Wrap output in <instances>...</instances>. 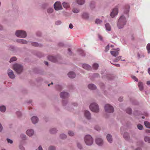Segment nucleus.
I'll use <instances>...</instances> for the list:
<instances>
[{"label":"nucleus","mask_w":150,"mask_h":150,"mask_svg":"<svg viewBox=\"0 0 150 150\" xmlns=\"http://www.w3.org/2000/svg\"><path fill=\"white\" fill-rule=\"evenodd\" d=\"M126 19L124 16H121L119 19L117 26L119 29L122 28L126 24Z\"/></svg>","instance_id":"obj_1"},{"label":"nucleus","mask_w":150,"mask_h":150,"mask_svg":"<svg viewBox=\"0 0 150 150\" xmlns=\"http://www.w3.org/2000/svg\"><path fill=\"white\" fill-rule=\"evenodd\" d=\"M13 68L18 74H20L23 69V67L21 65L17 64L13 65Z\"/></svg>","instance_id":"obj_2"},{"label":"nucleus","mask_w":150,"mask_h":150,"mask_svg":"<svg viewBox=\"0 0 150 150\" xmlns=\"http://www.w3.org/2000/svg\"><path fill=\"white\" fill-rule=\"evenodd\" d=\"M90 108L91 111L94 112H98L99 110L98 106L95 103L91 104L90 106Z\"/></svg>","instance_id":"obj_3"},{"label":"nucleus","mask_w":150,"mask_h":150,"mask_svg":"<svg viewBox=\"0 0 150 150\" xmlns=\"http://www.w3.org/2000/svg\"><path fill=\"white\" fill-rule=\"evenodd\" d=\"M84 140L87 145H90L93 142V140L92 137L89 135H87L85 137Z\"/></svg>","instance_id":"obj_4"},{"label":"nucleus","mask_w":150,"mask_h":150,"mask_svg":"<svg viewBox=\"0 0 150 150\" xmlns=\"http://www.w3.org/2000/svg\"><path fill=\"white\" fill-rule=\"evenodd\" d=\"M16 35L19 37L25 38L26 36L25 31L21 30H18L16 32Z\"/></svg>","instance_id":"obj_5"},{"label":"nucleus","mask_w":150,"mask_h":150,"mask_svg":"<svg viewBox=\"0 0 150 150\" xmlns=\"http://www.w3.org/2000/svg\"><path fill=\"white\" fill-rule=\"evenodd\" d=\"M105 111L111 113L114 111V108L113 107L109 104L105 105Z\"/></svg>","instance_id":"obj_6"},{"label":"nucleus","mask_w":150,"mask_h":150,"mask_svg":"<svg viewBox=\"0 0 150 150\" xmlns=\"http://www.w3.org/2000/svg\"><path fill=\"white\" fill-rule=\"evenodd\" d=\"M54 6V8L56 10L58 11L62 9L61 4L59 2L57 1L55 3Z\"/></svg>","instance_id":"obj_7"},{"label":"nucleus","mask_w":150,"mask_h":150,"mask_svg":"<svg viewBox=\"0 0 150 150\" xmlns=\"http://www.w3.org/2000/svg\"><path fill=\"white\" fill-rule=\"evenodd\" d=\"M95 142L96 144L99 146H102L103 144V140L100 138H97L95 140Z\"/></svg>","instance_id":"obj_8"},{"label":"nucleus","mask_w":150,"mask_h":150,"mask_svg":"<svg viewBox=\"0 0 150 150\" xmlns=\"http://www.w3.org/2000/svg\"><path fill=\"white\" fill-rule=\"evenodd\" d=\"M118 13V10L117 8H114L110 14V16L112 18L114 17Z\"/></svg>","instance_id":"obj_9"},{"label":"nucleus","mask_w":150,"mask_h":150,"mask_svg":"<svg viewBox=\"0 0 150 150\" xmlns=\"http://www.w3.org/2000/svg\"><path fill=\"white\" fill-rule=\"evenodd\" d=\"M8 76L10 78H11L12 79H14L15 77V75L14 74L13 71L12 70L9 69L8 71Z\"/></svg>","instance_id":"obj_10"},{"label":"nucleus","mask_w":150,"mask_h":150,"mask_svg":"<svg viewBox=\"0 0 150 150\" xmlns=\"http://www.w3.org/2000/svg\"><path fill=\"white\" fill-rule=\"evenodd\" d=\"M60 97L63 98H67L69 96L68 93L66 92H62L60 94Z\"/></svg>","instance_id":"obj_11"},{"label":"nucleus","mask_w":150,"mask_h":150,"mask_svg":"<svg viewBox=\"0 0 150 150\" xmlns=\"http://www.w3.org/2000/svg\"><path fill=\"white\" fill-rule=\"evenodd\" d=\"M119 48L117 49V51H110V53L113 56L116 57L119 54L118 51H119Z\"/></svg>","instance_id":"obj_12"},{"label":"nucleus","mask_w":150,"mask_h":150,"mask_svg":"<svg viewBox=\"0 0 150 150\" xmlns=\"http://www.w3.org/2000/svg\"><path fill=\"white\" fill-rule=\"evenodd\" d=\"M84 114L85 117L88 119H89L91 118V114L90 112L87 110L84 111Z\"/></svg>","instance_id":"obj_13"},{"label":"nucleus","mask_w":150,"mask_h":150,"mask_svg":"<svg viewBox=\"0 0 150 150\" xmlns=\"http://www.w3.org/2000/svg\"><path fill=\"white\" fill-rule=\"evenodd\" d=\"M26 133L28 136H31L33 134L34 132L33 129H30L27 130Z\"/></svg>","instance_id":"obj_14"},{"label":"nucleus","mask_w":150,"mask_h":150,"mask_svg":"<svg viewBox=\"0 0 150 150\" xmlns=\"http://www.w3.org/2000/svg\"><path fill=\"white\" fill-rule=\"evenodd\" d=\"M48 59L51 61L55 62H57V59L56 58L52 56H49L48 57Z\"/></svg>","instance_id":"obj_15"},{"label":"nucleus","mask_w":150,"mask_h":150,"mask_svg":"<svg viewBox=\"0 0 150 150\" xmlns=\"http://www.w3.org/2000/svg\"><path fill=\"white\" fill-rule=\"evenodd\" d=\"M32 122L33 124H35L37 123L38 121V118L37 117L34 116L32 117L31 119Z\"/></svg>","instance_id":"obj_16"},{"label":"nucleus","mask_w":150,"mask_h":150,"mask_svg":"<svg viewBox=\"0 0 150 150\" xmlns=\"http://www.w3.org/2000/svg\"><path fill=\"white\" fill-rule=\"evenodd\" d=\"M68 75L69 77L71 78H73L75 76V74L73 72H70L68 74Z\"/></svg>","instance_id":"obj_17"},{"label":"nucleus","mask_w":150,"mask_h":150,"mask_svg":"<svg viewBox=\"0 0 150 150\" xmlns=\"http://www.w3.org/2000/svg\"><path fill=\"white\" fill-rule=\"evenodd\" d=\"M82 67L84 69L89 70L91 69V67L87 64H84L82 65Z\"/></svg>","instance_id":"obj_18"},{"label":"nucleus","mask_w":150,"mask_h":150,"mask_svg":"<svg viewBox=\"0 0 150 150\" xmlns=\"http://www.w3.org/2000/svg\"><path fill=\"white\" fill-rule=\"evenodd\" d=\"M88 88L91 90H95L96 89V86L94 85L91 84L88 85Z\"/></svg>","instance_id":"obj_19"},{"label":"nucleus","mask_w":150,"mask_h":150,"mask_svg":"<svg viewBox=\"0 0 150 150\" xmlns=\"http://www.w3.org/2000/svg\"><path fill=\"white\" fill-rule=\"evenodd\" d=\"M106 138L108 141L110 143H111L112 142V136L110 134L107 135Z\"/></svg>","instance_id":"obj_20"},{"label":"nucleus","mask_w":150,"mask_h":150,"mask_svg":"<svg viewBox=\"0 0 150 150\" xmlns=\"http://www.w3.org/2000/svg\"><path fill=\"white\" fill-rule=\"evenodd\" d=\"M62 5L64 8H68L69 7V4L67 2H64L63 3Z\"/></svg>","instance_id":"obj_21"},{"label":"nucleus","mask_w":150,"mask_h":150,"mask_svg":"<svg viewBox=\"0 0 150 150\" xmlns=\"http://www.w3.org/2000/svg\"><path fill=\"white\" fill-rule=\"evenodd\" d=\"M17 41L21 43L26 44L27 43V42L25 40L23 39H18L17 40Z\"/></svg>","instance_id":"obj_22"},{"label":"nucleus","mask_w":150,"mask_h":150,"mask_svg":"<svg viewBox=\"0 0 150 150\" xmlns=\"http://www.w3.org/2000/svg\"><path fill=\"white\" fill-rule=\"evenodd\" d=\"M138 86L140 90H142L143 89L142 83V82H139L138 83Z\"/></svg>","instance_id":"obj_23"},{"label":"nucleus","mask_w":150,"mask_h":150,"mask_svg":"<svg viewBox=\"0 0 150 150\" xmlns=\"http://www.w3.org/2000/svg\"><path fill=\"white\" fill-rule=\"evenodd\" d=\"M77 3L80 5H82L85 3V0H77Z\"/></svg>","instance_id":"obj_24"},{"label":"nucleus","mask_w":150,"mask_h":150,"mask_svg":"<svg viewBox=\"0 0 150 150\" xmlns=\"http://www.w3.org/2000/svg\"><path fill=\"white\" fill-rule=\"evenodd\" d=\"M105 27L106 29L108 31H110L111 30V27L110 25L108 23L105 25Z\"/></svg>","instance_id":"obj_25"},{"label":"nucleus","mask_w":150,"mask_h":150,"mask_svg":"<svg viewBox=\"0 0 150 150\" xmlns=\"http://www.w3.org/2000/svg\"><path fill=\"white\" fill-rule=\"evenodd\" d=\"M144 139L145 142L150 143V137L148 136L145 137H144Z\"/></svg>","instance_id":"obj_26"},{"label":"nucleus","mask_w":150,"mask_h":150,"mask_svg":"<svg viewBox=\"0 0 150 150\" xmlns=\"http://www.w3.org/2000/svg\"><path fill=\"white\" fill-rule=\"evenodd\" d=\"M124 137L125 140L129 139L128 134L127 132L125 133L123 135Z\"/></svg>","instance_id":"obj_27"},{"label":"nucleus","mask_w":150,"mask_h":150,"mask_svg":"<svg viewBox=\"0 0 150 150\" xmlns=\"http://www.w3.org/2000/svg\"><path fill=\"white\" fill-rule=\"evenodd\" d=\"M144 125L146 127L150 128V123L149 122H148L145 121L144 122Z\"/></svg>","instance_id":"obj_28"},{"label":"nucleus","mask_w":150,"mask_h":150,"mask_svg":"<svg viewBox=\"0 0 150 150\" xmlns=\"http://www.w3.org/2000/svg\"><path fill=\"white\" fill-rule=\"evenodd\" d=\"M6 110V107L4 106H2L0 107V111L2 112H4Z\"/></svg>","instance_id":"obj_29"},{"label":"nucleus","mask_w":150,"mask_h":150,"mask_svg":"<svg viewBox=\"0 0 150 150\" xmlns=\"http://www.w3.org/2000/svg\"><path fill=\"white\" fill-rule=\"evenodd\" d=\"M127 113L129 114H130L132 113V111L131 108H128L126 110Z\"/></svg>","instance_id":"obj_30"},{"label":"nucleus","mask_w":150,"mask_h":150,"mask_svg":"<svg viewBox=\"0 0 150 150\" xmlns=\"http://www.w3.org/2000/svg\"><path fill=\"white\" fill-rule=\"evenodd\" d=\"M146 49L147 50L148 53H150V43L147 45Z\"/></svg>","instance_id":"obj_31"},{"label":"nucleus","mask_w":150,"mask_h":150,"mask_svg":"<svg viewBox=\"0 0 150 150\" xmlns=\"http://www.w3.org/2000/svg\"><path fill=\"white\" fill-rule=\"evenodd\" d=\"M98 67V65L97 63H94L93 65V68L95 69H96Z\"/></svg>","instance_id":"obj_32"},{"label":"nucleus","mask_w":150,"mask_h":150,"mask_svg":"<svg viewBox=\"0 0 150 150\" xmlns=\"http://www.w3.org/2000/svg\"><path fill=\"white\" fill-rule=\"evenodd\" d=\"M83 17L85 18H87L88 17V15L87 13H84L83 14Z\"/></svg>","instance_id":"obj_33"},{"label":"nucleus","mask_w":150,"mask_h":150,"mask_svg":"<svg viewBox=\"0 0 150 150\" xmlns=\"http://www.w3.org/2000/svg\"><path fill=\"white\" fill-rule=\"evenodd\" d=\"M60 137L62 139H64L66 138V136L65 134H62L60 135Z\"/></svg>","instance_id":"obj_34"},{"label":"nucleus","mask_w":150,"mask_h":150,"mask_svg":"<svg viewBox=\"0 0 150 150\" xmlns=\"http://www.w3.org/2000/svg\"><path fill=\"white\" fill-rule=\"evenodd\" d=\"M50 132L52 134H54L56 132V128H53L50 130Z\"/></svg>","instance_id":"obj_35"},{"label":"nucleus","mask_w":150,"mask_h":150,"mask_svg":"<svg viewBox=\"0 0 150 150\" xmlns=\"http://www.w3.org/2000/svg\"><path fill=\"white\" fill-rule=\"evenodd\" d=\"M16 60V57H13L11 58L10 59V62H13V61H15Z\"/></svg>","instance_id":"obj_36"},{"label":"nucleus","mask_w":150,"mask_h":150,"mask_svg":"<svg viewBox=\"0 0 150 150\" xmlns=\"http://www.w3.org/2000/svg\"><path fill=\"white\" fill-rule=\"evenodd\" d=\"M102 22V21L99 19H97L96 21V23L97 24H99L101 23Z\"/></svg>","instance_id":"obj_37"},{"label":"nucleus","mask_w":150,"mask_h":150,"mask_svg":"<svg viewBox=\"0 0 150 150\" xmlns=\"http://www.w3.org/2000/svg\"><path fill=\"white\" fill-rule=\"evenodd\" d=\"M68 134L70 136H73L74 134V132L72 131H69Z\"/></svg>","instance_id":"obj_38"},{"label":"nucleus","mask_w":150,"mask_h":150,"mask_svg":"<svg viewBox=\"0 0 150 150\" xmlns=\"http://www.w3.org/2000/svg\"><path fill=\"white\" fill-rule=\"evenodd\" d=\"M53 9L52 8H49L47 9V11L50 13H52L53 11Z\"/></svg>","instance_id":"obj_39"},{"label":"nucleus","mask_w":150,"mask_h":150,"mask_svg":"<svg viewBox=\"0 0 150 150\" xmlns=\"http://www.w3.org/2000/svg\"><path fill=\"white\" fill-rule=\"evenodd\" d=\"M73 12L74 13H78L79 12V10L76 8H74L72 10Z\"/></svg>","instance_id":"obj_40"},{"label":"nucleus","mask_w":150,"mask_h":150,"mask_svg":"<svg viewBox=\"0 0 150 150\" xmlns=\"http://www.w3.org/2000/svg\"><path fill=\"white\" fill-rule=\"evenodd\" d=\"M126 11H125V13H128V12L129 11V7L128 5H127L126 6Z\"/></svg>","instance_id":"obj_41"},{"label":"nucleus","mask_w":150,"mask_h":150,"mask_svg":"<svg viewBox=\"0 0 150 150\" xmlns=\"http://www.w3.org/2000/svg\"><path fill=\"white\" fill-rule=\"evenodd\" d=\"M137 127L139 129L142 130L143 128V126L142 125L140 124H138L137 125Z\"/></svg>","instance_id":"obj_42"},{"label":"nucleus","mask_w":150,"mask_h":150,"mask_svg":"<svg viewBox=\"0 0 150 150\" xmlns=\"http://www.w3.org/2000/svg\"><path fill=\"white\" fill-rule=\"evenodd\" d=\"M55 148L53 146H50L49 148V150H55Z\"/></svg>","instance_id":"obj_43"},{"label":"nucleus","mask_w":150,"mask_h":150,"mask_svg":"<svg viewBox=\"0 0 150 150\" xmlns=\"http://www.w3.org/2000/svg\"><path fill=\"white\" fill-rule=\"evenodd\" d=\"M132 79H133L135 81H138V79L135 76H132Z\"/></svg>","instance_id":"obj_44"},{"label":"nucleus","mask_w":150,"mask_h":150,"mask_svg":"<svg viewBox=\"0 0 150 150\" xmlns=\"http://www.w3.org/2000/svg\"><path fill=\"white\" fill-rule=\"evenodd\" d=\"M121 56H119V57H117L115 60V61L116 62H118V61L120 60V59H121Z\"/></svg>","instance_id":"obj_45"},{"label":"nucleus","mask_w":150,"mask_h":150,"mask_svg":"<svg viewBox=\"0 0 150 150\" xmlns=\"http://www.w3.org/2000/svg\"><path fill=\"white\" fill-rule=\"evenodd\" d=\"M7 142L8 143H10V144H12L13 143V141L9 139H7Z\"/></svg>","instance_id":"obj_46"},{"label":"nucleus","mask_w":150,"mask_h":150,"mask_svg":"<svg viewBox=\"0 0 150 150\" xmlns=\"http://www.w3.org/2000/svg\"><path fill=\"white\" fill-rule=\"evenodd\" d=\"M61 23V22L60 21H59L56 22L55 24L56 25H59Z\"/></svg>","instance_id":"obj_47"},{"label":"nucleus","mask_w":150,"mask_h":150,"mask_svg":"<svg viewBox=\"0 0 150 150\" xmlns=\"http://www.w3.org/2000/svg\"><path fill=\"white\" fill-rule=\"evenodd\" d=\"M32 45L35 46H39V44L36 42H33L32 43Z\"/></svg>","instance_id":"obj_48"},{"label":"nucleus","mask_w":150,"mask_h":150,"mask_svg":"<svg viewBox=\"0 0 150 150\" xmlns=\"http://www.w3.org/2000/svg\"><path fill=\"white\" fill-rule=\"evenodd\" d=\"M77 146L80 149H81L82 148V146L81 145L79 144V143H78L77 144Z\"/></svg>","instance_id":"obj_49"},{"label":"nucleus","mask_w":150,"mask_h":150,"mask_svg":"<svg viewBox=\"0 0 150 150\" xmlns=\"http://www.w3.org/2000/svg\"><path fill=\"white\" fill-rule=\"evenodd\" d=\"M109 50V45H107L106 46L105 48V51H107Z\"/></svg>","instance_id":"obj_50"},{"label":"nucleus","mask_w":150,"mask_h":150,"mask_svg":"<svg viewBox=\"0 0 150 150\" xmlns=\"http://www.w3.org/2000/svg\"><path fill=\"white\" fill-rule=\"evenodd\" d=\"M21 137L22 138H23V139L24 140L25 139V138L26 136L24 134H22L21 135Z\"/></svg>","instance_id":"obj_51"},{"label":"nucleus","mask_w":150,"mask_h":150,"mask_svg":"<svg viewBox=\"0 0 150 150\" xmlns=\"http://www.w3.org/2000/svg\"><path fill=\"white\" fill-rule=\"evenodd\" d=\"M98 37L100 40H103L102 37L100 35H98Z\"/></svg>","instance_id":"obj_52"},{"label":"nucleus","mask_w":150,"mask_h":150,"mask_svg":"<svg viewBox=\"0 0 150 150\" xmlns=\"http://www.w3.org/2000/svg\"><path fill=\"white\" fill-rule=\"evenodd\" d=\"M69 28H71V29H72L73 28V25H72V24H71V23L69 25Z\"/></svg>","instance_id":"obj_53"},{"label":"nucleus","mask_w":150,"mask_h":150,"mask_svg":"<svg viewBox=\"0 0 150 150\" xmlns=\"http://www.w3.org/2000/svg\"><path fill=\"white\" fill-rule=\"evenodd\" d=\"M19 147L20 149L21 150H24V148L22 146L20 145L19 146Z\"/></svg>","instance_id":"obj_54"},{"label":"nucleus","mask_w":150,"mask_h":150,"mask_svg":"<svg viewBox=\"0 0 150 150\" xmlns=\"http://www.w3.org/2000/svg\"><path fill=\"white\" fill-rule=\"evenodd\" d=\"M3 129V127L1 125V124L0 123V132H1Z\"/></svg>","instance_id":"obj_55"},{"label":"nucleus","mask_w":150,"mask_h":150,"mask_svg":"<svg viewBox=\"0 0 150 150\" xmlns=\"http://www.w3.org/2000/svg\"><path fill=\"white\" fill-rule=\"evenodd\" d=\"M68 51H69L68 53H69V54L70 55H71V50L70 49H69V48L68 49Z\"/></svg>","instance_id":"obj_56"},{"label":"nucleus","mask_w":150,"mask_h":150,"mask_svg":"<svg viewBox=\"0 0 150 150\" xmlns=\"http://www.w3.org/2000/svg\"><path fill=\"white\" fill-rule=\"evenodd\" d=\"M81 55L82 56H84V54L83 51L82 50H81Z\"/></svg>","instance_id":"obj_57"},{"label":"nucleus","mask_w":150,"mask_h":150,"mask_svg":"<svg viewBox=\"0 0 150 150\" xmlns=\"http://www.w3.org/2000/svg\"><path fill=\"white\" fill-rule=\"evenodd\" d=\"M38 150H42V149L41 146H40L38 148Z\"/></svg>","instance_id":"obj_58"},{"label":"nucleus","mask_w":150,"mask_h":150,"mask_svg":"<svg viewBox=\"0 0 150 150\" xmlns=\"http://www.w3.org/2000/svg\"><path fill=\"white\" fill-rule=\"evenodd\" d=\"M119 100L120 101H122V97H120L119 98Z\"/></svg>","instance_id":"obj_59"},{"label":"nucleus","mask_w":150,"mask_h":150,"mask_svg":"<svg viewBox=\"0 0 150 150\" xmlns=\"http://www.w3.org/2000/svg\"><path fill=\"white\" fill-rule=\"evenodd\" d=\"M117 67H120V65L119 64H114Z\"/></svg>","instance_id":"obj_60"},{"label":"nucleus","mask_w":150,"mask_h":150,"mask_svg":"<svg viewBox=\"0 0 150 150\" xmlns=\"http://www.w3.org/2000/svg\"><path fill=\"white\" fill-rule=\"evenodd\" d=\"M146 132L147 133H150V130L148 129L146 130Z\"/></svg>","instance_id":"obj_61"},{"label":"nucleus","mask_w":150,"mask_h":150,"mask_svg":"<svg viewBox=\"0 0 150 150\" xmlns=\"http://www.w3.org/2000/svg\"><path fill=\"white\" fill-rule=\"evenodd\" d=\"M147 84L148 85H150V81H148L147 82Z\"/></svg>","instance_id":"obj_62"},{"label":"nucleus","mask_w":150,"mask_h":150,"mask_svg":"<svg viewBox=\"0 0 150 150\" xmlns=\"http://www.w3.org/2000/svg\"><path fill=\"white\" fill-rule=\"evenodd\" d=\"M95 129L96 130H97V131H98L100 129V128L99 127H98V128H97L96 127Z\"/></svg>","instance_id":"obj_63"},{"label":"nucleus","mask_w":150,"mask_h":150,"mask_svg":"<svg viewBox=\"0 0 150 150\" xmlns=\"http://www.w3.org/2000/svg\"><path fill=\"white\" fill-rule=\"evenodd\" d=\"M148 72L150 75V68H148Z\"/></svg>","instance_id":"obj_64"}]
</instances>
